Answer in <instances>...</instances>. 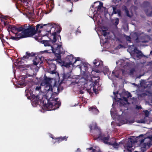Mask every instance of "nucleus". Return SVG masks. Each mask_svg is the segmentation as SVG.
Listing matches in <instances>:
<instances>
[{"instance_id":"58836bf2","label":"nucleus","mask_w":152,"mask_h":152,"mask_svg":"<svg viewBox=\"0 0 152 152\" xmlns=\"http://www.w3.org/2000/svg\"><path fill=\"white\" fill-rule=\"evenodd\" d=\"M25 85L24 83L20 84V87H23L24 86H25Z\"/></svg>"},{"instance_id":"6e6552de","label":"nucleus","mask_w":152,"mask_h":152,"mask_svg":"<svg viewBox=\"0 0 152 152\" xmlns=\"http://www.w3.org/2000/svg\"><path fill=\"white\" fill-rule=\"evenodd\" d=\"M46 28L48 30L46 31V32L50 33V34H52L51 36L50 39L52 40L53 42H55L56 41V31H55V24L52 25L50 24H45Z\"/></svg>"},{"instance_id":"0eeeda50","label":"nucleus","mask_w":152,"mask_h":152,"mask_svg":"<svg viewBox=\"0 0 152 152\" xmlns=\"http://www.w3.org/2000/svg\"><path fill=\"white\" fill-rule=\"evenodd\" d=\"M93 64L95 66L96 68L98 67L97 69H95L93 71L97 73H100L102 71L105 75L108 74L109 73L108 68L107 66L104 67L103 69H102V67L103 65V62L101 61L95 60L93 61Z\"/></svg>"},{"instance_id":"412c9836","label":"nucleus","mask_w":152,"mask_h":152,"mask_svg":"<svg viewBox=\"0 0 152 152\" xmlns=\"http://www.w3.org/2000/svg\"><path fill=\"white\" fill-rule=\"evenodd\" d=\"M107 30V27L103 26L101 27L100 31L104 36H105L107 34L106 31Z\"/></svg>"},{"instance_id":"a18cd8bd","label":"nucleus","mask_w":152,"mask_h":152,"mask_svg":"<svg viewBox=\"0 0 152 152\" xmlns=\"http://www.w3.org/2000/svg\"><path fill=\"white\" fill-rule=\"evenodd\" d=\"M114 94L115 95V92H113Z\"/></svg>"},{"instance_id":"4468645a","label":"nucleus","mask_w":152,"mask_h":152,"mask_svg":"<svg viewBox=\"0 0 152 152\" xmlns=\"http://www.w3.org/2000/svg\"><path fill=\"white\" fill-rule=\"evenodd\" d=\"M110 113L111 116L113 119H117L118 120H119L120 115L122 114L123 112L120 111L119 112V114L118 115L115 111V109L113 108L110 110Z\"/></svg>"},{"instance_id":"b1692460","label":"nucleus","mask_w":152,"mask_h":152,"mask_svg":"<svg viewBox=\"0 0 152 152\" xmlns=\"http://www.w3.org/2000/svg\"><path fill=\"white\" fill-rule=\"evenodd\" d=\"M45 24H38L36 26V30L37 31H38L39 29H40L43 28V27L44 26H45Z\"/></svg>"},{"instance_id":"09e8293b","label":"nucleus","mask_w":152,"mask_h":152,"mask_svg":"<svg viewBox=\"0 0 152 152\" xmlns=\"http://www.w3.org/2000/svg\"><path fill=\"white\" fill-rule=\"evenodd\" d=\"M58 78L59 77V76H58Z\"/></svg>"},{"instance_id":"4be33fe9","label":"nucleus","mask_w":152,"mask_h":152,"mask_svg":"<svg viewBox=\"0 0 152 152\" xmlns=\"http://www.w3.org/2000/svg\"><path fill=\"white\" fill-rule=\"evenodd\" d=\"M126 146L128 150L130 151L132 150L131 148L132 147V143L131 141H129Z\"/></svg>"},{"instance_id":"79ce46f5","label":"nucleus","mask_w":152,"mask_h":152,"mask_svg":"<svg viewBox=\"0 0 152 152\" xmlns=\"http://www.w3.org/2000/svg\"><path fill=\"white\" fill-rule=\"evenodd\" d=\"M28 90L27 89V90H26V92H27V93H28Z\"/></svg>"},{"instance_id":"f03ea898","label":"nucleus","mask_w":152,"mask_h":152,"mask_svg":"<svg viewBox=\"0 0 152 152\" xmlns=\"http://www.w3.org/2000/svg\"><path fill=\"white\" fill-rule=\"evenodd\" d=\"M75 79V83H83L87 81L86 83H84V86L85 87L84 89L86 90L90 95H91L93 92L96 94L98 93L99 86V79L97 78L95 79V78H93L91 79V80L89 79H88L89 80H86L85 78L81 77L79 76H77Z\"/></svg>"},{"instance_id":"9b49d317","label":"nucleus","mask_w":152,"mask_h":152,"mask_svg":"<svg viewBox=\"0 0 152 152\" xmlns=\"http://www.w3.org/2000/svg\"><path fill=\"white\" fill-rule=\"evenodd\" d=\"M115 98V99L119 102L121 106H124V104L128 103L126 98V97H121V95L118 93H117L116 97Z\"/></svg>"},{"instance_id":"3c124183","label":"nucleus","mask_w":152,"mask_h":152,"mask_svg":"<svg viewBox=\"0 0 152 152\" xmlns=\"http://www.w3.org/2000/svg\"><path fill=\"white\" fill-rule=\"evenodd\" d=\"M111 78L113 79V77H111Z\"/></svg>"},{"instance_id":"c756f323","label":"nucleus","mask_w":152,"mask_h":152,"mask_svg":"<svg viewBox=\"0 0 152 152\" xmlns=\"http://www.w3.org/2000/svg\"><path fill=\"white\" fill-rule=\"evenodd\" d=\"M70 76V75L69 74L68 75H67L66 74H64L63 75V77L64 79H67Z\"/></svg>"},{"instance_id":"20e7f679","label":"nucleus","mask_w":152,"mask_h":152,"mask_svg":"<svg viewBox=\"0 0 152 152\" xmlns=\"http://www.w3.org/2000/svg\"><path fill=\"white\" fill-rule=\"evenodd\" d=\"M91 10L90 11V14L93 15V18L94 20H97V14H100L104 12L106 13L107 10L103 6V3L99 1H97L94 3L91 7Z\"/></svg>"},{"instance_id":"cd10ccee","label":"nucleus","mask_w":152,"mask_h":152,"mask_svg":"<svg viewBox=\"0 0 152 152\" xmlns=\"http://www.w3.org/2000/svg\"><path fill=\"white\" fill-rule=\"evenodd\" d=\"M119 21V19L117 18H115L113 20V22H114V24L116 25H117L118 24Z\"/></svg>"},{"instance_id":"a19ab883","label":"nucleus","mask_w":152,"mask_h":152,"mask_svg":"<svg viewBox=\"0 0 152 152\" xmlns=\"http://www.w3.org/2000/svg\"><path fill=\"white\" fill-rule=\"evenodd\" d=\"M140 122L141 123H145V122L144 121H141L140 122Z\"/></svg>"},{"instance_id":"c03bdc74","label":"nucleus","mask_w":152,"mask_h":152,"mask_svg":"<svg viewBox=\"0 0 152 152\" xmlns=\"http://www.w3.org/2000/svg\"><path fill=\"white\" fill-rule=\"evenodd\" d=\"M54 71H52V73H54Z\"/></svg>"},{"instance_id":"c9c22d12","label":"nucleus","mask_w":152,"mask_h":152,"mask_svg":"<svg viewBox=\"0 0 152 152\" xmlns=\"http://www.w3.org/2000/svg\"><path fill=\"white\" fill-rule=\"evenodd\" d=\"M134 71V69H132L130 70V72L128 74H129V75H131L132 74Z\"/></svg>"},{"instance_id":"423d86ee","label":"nucleus","mask_w":152,"mask_h":152,"mask_svg":"<svg viewBox=\"0 0 152 152\" xmlns=\"http://www.w3.org/2000/svg\"><path fill=\"white\" fill-rule=\"evenodd\" d=\"M67 59L69 61L65 62L63 64V65L66 67H69L71 66H78L81 63L79 58H74L72 55L67 56Z\"/></svg>"},{"instance_id":"5701e85b","label":"nucleus","mask_w":152,"mask_h":152,"mask_svg":"<svg viewBox=\"0 0 152 152\" xmlns=\"http://www.w3.org/2000/svg\"><path fill=\"white\" fill-rule=\"evenodd\" d=\"M89 111H92L95 114L98 113L99 111L95 107H91L89 109Z\"/></svg>"},{"instance_id":"de8ad7c7","label":"nucleus","mask_w":152,"mask_h":152,"mask_svg":"<svg viewBox=\"0 0 152 152\" xmlns=\"http://www.w3.org/2000/svg\"><path fill=\"white\" fill-rule=\"evenodd\" d=\"M113 123V122H112V123H111V124H112Z\"/></svg>"},{"instance_id":"9d476101","label":"nucleus","mask_w":152,"mask_h":152,"mask_svg":"<svg viewBox=\"0 0 152 152\" xmlns=\"http://www.w3.org/2000/svg\"><path fill=\"white\" fill-rule=\"evenodd\" d=\"M140 145L143 148H145L147 146L152 145V137H149L142 140Z\"/></svg>"},{"instance_id":"a211bd4d","label":"nucleus","mask_w":152,"mask_h":152,"mask_svg":"<svg viewBox=\"0 0 152 152\" xmlns=\"http://www.w3.org/2000/svg\"><path fill=\"white\" fill-rule=\"evenodd\" d=\"M52 135H51L50 136V137H51L53 139V140L52 141V142L53 143H55L56 142V141H61L64 140H67V139L68 138V137H58L57 138H54L52 136Z\"/></svg>"},{"instance_id":"f3484780","label":"nucleus","mask_w":152,"mask_h":152,"mask_svg":"<svg viewBox=\"0 0 152 152\" xmlns=\"http://www.w3.org/2000/svg\"><path fill=\"white\" fill-rule=\"evenodd\" d=\"M44 57H42L37 56L33 60V64L35 65H37L39 63L41 64L43 62Z\"/></svg>"},{"instance_id":"2f4dec72","label":"nucleus","mask_w":152,"mask_h":152,"mask_svg":"<svg viewBox=\"0 0 152 152\" xmlns=\"http://www.w3.org/2000/svg\"><path fill=\"white\" fill-rule=\"evenodd\" d=\"M113 13H114V14H116V13H118V14H119L120 11L119 10H117V12H116V11H115L116 10L114 8V7H113Z\"/></svg>"},{"instance_id":"f704fd0d","label":"nucleus","mask_w":152,"mask_h":152,"mask_svg":"<svg viewBox=\"0 0 152 152\" xmlns=\"http://www.w3.org/2000/svg\"><path fill=\"white\" fill-rule=\"evenodd\" d=\"M41 88V87L40 86H38L36 87L35 90L36 91H39V90Z\"/></svg>"},{"instance_id":"7c9ffc66","label":"nucleus","mask_w":152,"mask_h":152,"mask_svg":"<svg viewBox=\"0 0 152 152\" xmlns=\"http://www.w3.org/2000/svg\"><path fill=\"white\" fill-rule=\"evenodd\" d=\"M124 8H125V12L126 13L127 15L129 17H131L132 16V15L129 14L128 13V11H127V10L126 9V7H125Z\"/></svg>"},{"instance_id":"ddd939ff","label":"nucleus","mask_w":152,"mask_h":152,"mask_svg":"<svg viewBox=\"0 0 152 152\" xmlns=\"http://www.w3.org/2000/svg\"><path fill=\"white\" fill-rule=\"evenodd\" d=\"M33 32H34V34L37 33H38L39 34L37 36V38H39V37H40V39H39L38 38L37 39H36V38H35V39L37 40L39 42H40V40L42 39V37H43L44 36L47 35V36H48H48L49 35V34H50L51 35V36H50V38H49V39H50V37L52 35V34H50V33H49V34H48V32H47V33L45 34H43V33L44 32V31H42V33L41 34L39 33L38 32H36L35 31V29H34V30L33 31ZM50 39L51 41L52 42L53 44L56 43V42H57V41L56 40V42H53V41L52 40H51Z\"/></svg>"},{"instance_id":"37998d69","label":"nucleus","mask_w":152,"mask_h":152,"mask_svg":"<svg viewBox=\"0 0 152 152\" xmlns=\"http://www.w3.org/2000/svg\"><path fill=\"white\" fill-rule=\"evenodd\" d=\"M137 108H138V107H137ZM141 108V107L140 106H139V107H138V108Z\"/></svg>"},{"instance_id":"72a5a7b5","label":"nucleus","mask_w":152,"mask_h":152,"mask_svg":"<svg viewBox=\"0 0 152 152\" xmlns=\"http://www.w3.org/2000/svg\"><path fill=\"white\" fill-rule=\"evenodd\" d=\"M126 94L127 95V97H131L132 96L131 94L129 92H126Z\"/></svg>"},{"instance_id":"e433bc0d","label":"nucleus","mask_w":152,"mask_h":152,"mask_svg":"<svg viewBox=\"0 0 152 152\" xmlns=\"http://www.w3.org/2000/svg\"><path fill=\"white\" fill-rule=\"evenodd\" d=\"M134 37L135 38V39H137V38H138V37H137V36L136 34V33H134Z\"/></svg>"},{"instance_id":"1a4fd4ad","label":"nucleus","mask_w":152,"mask_h":152,"mask_svg":"<svg viewBox=\"0 0 152 152\" xmlns=\"http://www.w3.org/2000/svg\"><path fill=\"white\" fill-rule=\"evenodd\" d=\"M98 138L102 140L104 143H108L110 145H112L115 148H118L119 147V144H118L116 142H114L113 143L111 142L108 143L107 141L109 139V137H106V135H104L103 134H100L98 137Z\"/></svg>"},{"instance_id":"39448f33","label":"nucleus","mask_w":152,"mask_h":152,"mask_svg":"<svg viewBox=\"0 0 152 152\" xmlns=\"http://www.w3.org/2000/svg\"><path fill=\"white\" fill-rule=\"evenodd\" d=\"M34 29V26H28V29H24L20 33V35L18 34L17 37H12L11 39L13 40H18L19 39L18 38H23L32 36L34 38L40 39V37L39 38L37 37V36L39 34L38 33H37L34 34L33 31Z\"/></svg>"},{"instance_id":"6ab92c4d","label":"nucleus","mask_w":152,"mask_h":152,"mask_svg":"<svg viewBox=\"0 0 152 152\" xmlns=\"http://www.w3.org/2000/svg\"><path fill=\"white\" fill-rule=\"evenodd\" d=\"M121 71L118 67H116L112 73V76H115L118 77L119 74L121 73Z\"/></svg>"},{"instance_id":"ea45409f","label":"nucleus","mask_w":152,"mask_h":152,"mask_svg":"<svg viewBox=\"0 0 152 152\" xmlns=\"http://www.w3.org/2000/svg\"><path fill=\"white\" fill-rule=\"evenodd\" d=\"M123 61V60H120V61H118V62H116V63H117V64H119V62H122V61Z\"/></svg>"},{"instance_id":"dca6fc26","label":"nucleus","mask_w":152,"mask_h":152,"mask_svg":"<svg viewBox=\"0 0 152 152\" xmlns=\"http://www.w3.org/2000/svg\"><path fill=\"white\" fill-rule=\"evenodd\" d=\"M17 4L18 5H23V6H29L31 2L30 0H17Z\"/></svg>"},{"instance_id":"49530a36","label":"nucleus","mask_w":152,"mask_h":152,"mask_svg":"<svg viewBox=\"0 0 152 152\" xmlns=\"http://www.w3.org/2000/svg\"><path fill=\"white\" fill-rule=\"evenodd\" d=\"M53 66L54 67H55V65H53Z\"/></svg>"},{"instance_id":"4c0bfd02","label":"nucleus","mask_w":152,"mask_h":152,"mask_svg":"<svg viewBox=\"0 0 152 152\" xmlns=\"http://www.w3.org/2000/svg\"><path fill=\"white\" fill-rule=\"evenodd\" d=\"M126 39L127 41H130V38L129 36L127 37H126Z\"/></svg>"},{"instance_id":"bb28decb","label":"nucleus","mask_w":152,"mask_h":152,"mask_svg":"<svg viewBox=\"0 0 152 152\" xmlns=\"http://www.w3.org/2000/svg\"><path fill=\"white\" fill-rule=\"evenodd\" d=\"M90 127L91 129H95L97 127L96 125V123H94L92 125H91Z\"/></svg>"},{"instance_id":"c85d7f7f","label":"nucleus","mask_w":152,"mask_h":152,"mask_svg":"<svg viewBox=\"0 0 152 152\" xmlns=\"http://www.w3.org/2000/svg\"><path fill=\"white\" fill-rule=\"evenodd\" d=\"M30 57H31L30 54H28L26 56H23V59H22V60L29 58Z\"/></svg>"},{"instance_id":"2eb2a0df","label":"nucleus","mask_w":152,"mask_h":152,"mask_svg":"<svg viewBox=\"0 0 152 152\" xmlns=\"http://www.w3.org/2000/svg\"><path fill=\"white\" fill-rule=\"evenodd\" d=\"M134 47L133 46H130L129 48V50L131 51V53H134V55L136 56L137 58H139V56L142 55L141 52L137 50L136 48H132Z\"/></svg>"},{"instance_id":"a878e982","label":"nucleus","mask_w":152,"mask_h":152,"mask_svg":"<svg viewBox=\"0 0 152 152\" xmlns=\"http://www.w3.org/2000/svg\"><path fill=\"white\" fill-rule=\"evenodd\" d=\"M129 70L127 69H124L122 71V74L123 75H125L128 74Z\"/></svg>"},{"instance_id":"f257e3e1","label":"nucleus","mask_w":152,"mask_h":152,"mask_svg":"<svg viewBox=\"0 0 152 152\" xmlns=\"http://www.w3.org/2000/svg\"><path fill=\"white\" fill-rule=\"evenodd\" d=\"M56 83L53 79L45 78L41 83L42 86H44V92H40L38 96H32V105L36 106L39 104V101H40L42 103V108L44 110L50 111L58 108L60 105V102L57 101L58 99H53L52 97V86H55Z\"/></svg>"},{"instance_id":"393cba45","label":"nucleus","mask_w":152,"mask_h":152,"mask_svg":"<svg viewBox=\"0 0 152 152\" xmlns=\"http://www.w3.org/2000/svg\"><path fill=\"white\" fill-rule=\"evenodd\" d=\"M96 150L93 148H87V150H92V152H100V151L98 148H97L96 147L95 148Z\"/></svg>"},{"instance_id":"7ed1b4c3","label":"nucleus","mask_w":152,"mask_h":152,"mask_svg":"<svg viewBox=\"0 0 152 152\" xmlns=\"http://www.w3.org/2000/svg\"><path fill=\"white\" fill-rule=\"evenodd\" d=\"M51 41L43 40L42 43L45 46H50V49L45 50L42 52L44 53L47 52L48 53H51L52 52L54 53L56 58H54V60H57L59 62L61 61V56L60 55L61 53H63V49L61 47V43L60 42H56V43H53V46H50V42Z\"/></svg>"},{"instance_id":"473e14b6","label":"nucleus","mask_w":152,"mask_h":152,"mask_svg":"<svg viewBox=\"0 0 152 152\" xmlns=\"http://www.w3.org/2000/svg\"><path fill=\"white\" fill-rule=\"evenodd\" d=\"M145 114V117H147L148 116L149 113L147 110H146L144 111Z\"/></svg>"},{"instance_id":"8fccbe9b","label":"nucleus","mask_w":152,"mask_h":152,"mask_svg":"<svg viewBox=\"0 0 152 152\" xmlns=\"http://www.w3.org/2000/svg\"><path fill=\"white\" fill-rule=\"evenodd\" d=\"M133 35V34H132V33L131 34V35Z\"/></svg>"},{"instance_id":"aec40b11","label":"nucleus","mask_w":152,"mask_h":152,"mask_svg":"<svg viewBox=\"0 0 152 152\" xmlns=\"http://www.w3.org/2000/svg\"><path fill=\"white\" fill-rule=\"evenodd\" d=\"M79 68L81 71L83 72H86L88 70L87 65L86 64H83L81 66H79Z\"/></svg>"},{"instance_id":"f8f14e48","label":"nucleus","mask_w":152,"mask_h":152,"mask_svg":"<svg viewBox=\"0 0 152 152\" xmlns=\"http://www.w3.org/2000/svg\"><path fill=\"white\" fill-rule=\"evenodd\" d=\"M28 29V28H26L23 27L22 26L19 27H17L14 26L10 25L8 26V30L11 31L13 33H15V34H17V33H15L16 31L20 32L22 31V32L24 29Z\"/></svg>"}]
</instances>
